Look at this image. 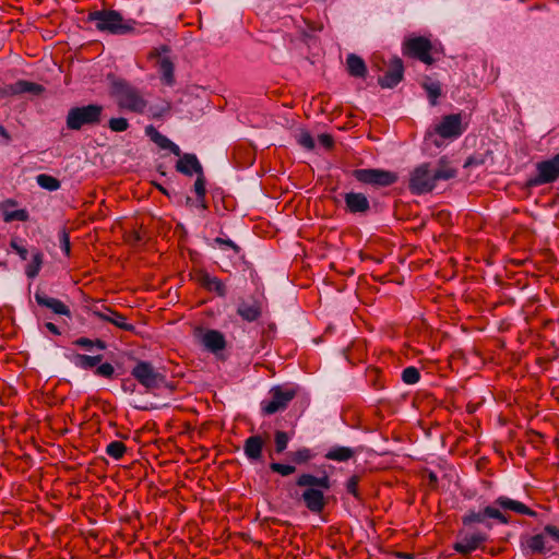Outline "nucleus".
<instances>
[{"mask_svg":"<svg viewBox=\"0 0 559 559\" xmlns=\"http://www.w3.org/2000/svg\"><path fill=\"white\" fill-rule=\"evenodd\" d=\"M437 185L430 165L424 163L417 166L409 177L408 188L414 194H424L432 191Z\"/></svg>","mask_w":559,"mask_h":559,"instance_id":"nucleus-9","label":"nucleus"},{"mask_svg":"<svg viewBox=\"0 0 559 559\" xmlns=\"http://www.w3.org/2000/svg\"><path fill=\"white\" fill-rule=\"evenodd\" d=\"M45 326L47 328V330H48L50 333H52V334H55V335H60V334H61V332H60L59 328H58L56 324H53L52 322H47V323L45 324Z\"/></svg>","mask_w":559,"mask_h":559,"instance_id":"nucleus-53","label":"nucleus"},{"mask_svg":"<svg viewBox=\"0 0 559 559\" xmlns=\"http://www.w3.org/2000/svg\"><path fill=\"white\" fill-rule=\"evenodd\" d=\"M34 298L39 306L50 309L53 313L71 317L69 307L61 300L49 297L43 292H36Z\"/></svg>","mask_w":559,"mask_h":559,"instance_id":"nucleus-21","label":"nucleus"},{"mask_svg":"<svg viewBox=\"0 0 559 559\" xmlns=\"http://www.w3.org/2000/svg\"><path fill=\"white\" fill-rule=\"evenodd\" d=\"M471 164H472V158H468V159L466 160V163H465V165H464V166H465V167H467V166H469Z\"/></svg>","mask_w":559,"mask_h":559,"instance_id":"nucleus-59","label":"nucleus"},{"mask_svg":"<svg viewBox=\"0 0 559 559\" xmlns=\"http://www.w3.org/2000/svg\"><path fill=\"white\" fill-rule=\"evenodd\" d=\"M176 170L186 176H192L203 171V168L194 154L185 153L176 163Z\"/></svg>","mask_w":559,"mask_h":559,"instance_id":"nucleus-22","label":"nucleus"},{"mask_svg":"<svg viewBox=\"0 0 559 559\" xmlns=\"http://www.w3.org/2000/svg\"><path fill=\"white\" fill-rule=\"evenodd\" d=\"M435 131L443 139L459 138L464 131L461 115L451 114L444 116L440 123L436 126Z\"/></svg>","mask_w":559,"mask_h":559,"instance_id":"nucleus-14","label":"nucleus"},{"mask_svg":"<svg viewBox=\"0 0 559 559\" xmlns=\"http://www.w3.org/2000/svg\"><path fill=\"white\" fill-rule=\"evenodd\" d=\"M104 107L98 104L72 107L67 115L66 124L69 130L79 131L84 127H94L100 123Z\"/></svg>","mask_w":559,"mask_h":559,"instance_id":"nucleus-4","label":"nucleus"},{"mask_svg":"<svg viewBox=\"0 0 559 559\" xmlns=\"http://www.w3.org/2000/svg\"><path fill=\"white\" fill-rule=\"evenodd\" d=\"M314 457V453L309 448H299L289 453V459L297 465L307 464Z\"/></svg>","mask_w":559,"mask_h":559,"instance_id":"nucleus-33","label":"nucleus"},{"mask_svg":"<svg viewBox=\"0 0 559 559\" xmlns=\"http://www.w3.org/2000/svg\"><path fill=\"white\" fill-rule=\"evenodd\" d=\"M352 176L360 183L374 187H389L394 185L399 179L395 173L377 168L354 169Z\"/></svg>","mask_w":559,"mask_h":559,"instance_id":"nucleus-7","label":"nucleus"},{"mask_svg":"<svg viewBox=\"0 0 559 559\" xmlns=\"http://www.w3.org/2000/svg\"><path fill=\"white\" fill-rule=\"evenodd\" d=\"M237 313L248 322H253L261 317L262 308L259 301H240L237 308Z\"/></svg>","mask_w":559,"mask_h":559,"instance_id":"nucleus-25","label":"nucleus"},{"mask_svg":"<svg viewBox=\"0 0 559 559\" xmlns=\"http://www.w3.org/2000/svg\"><path fill=\"white\" fill-rule=\"evenodd\" d=\"M436 181L449 180L456 176V169L451 165L445 157H441L438 162V166L432 169Z\"/></svg>","mask_w":559,"mask_h":559,"instance_id":"nucleus-27","label":"nucleus"},{"mask_svg":"<svg viewBox=\"0 0 559 559\" xmlns=\"http://www.w3.org/2000/svg\"><path fill=\"white\" fill-rule=\"evenodd\" d=\"M115 373V368L109 362L98 364L95 369V374L98 377L110 379Z\"/></svg>","mask_w":559,"mask_h":559,"instance_id":"nucleus-43","label":"nucleus"},{"mask_svg":"<svg viewBox=\"0 0 559 559\" xmlns=\"http://www.w3.org/2000/svg\"><path fill=\"white\" fill-rule=\"evenodd\" d=\"M202 344L212 352L217 353L226 347V340L222 332L217 330H207L202 336Z\"/></svg>","mask_w":559,"mask_h":559,"instance_id":"nucleus-24","label":"nucleus"},{"mask_svg":"<svg viewBox=\"0 0 559 559\" xmlns=\"http://www.w3.org/2000/svg\"><path fill=\"white\" fill-rule=\"evenodd\" d=\"M102 355L88 356L84 354H74L71 358V361L74 364L75 367L88 370L96 368V366L102 361Z\"/></svg>","mask_w":559,"mask_h":559,"instance_id":"nucleus-30","label":"nucleus"},{"mask_svg":"<svg viewBox=\"0 0 559 559\" xmlns=\"http://www.w3.org/2000/svg\"><path fill=\"white\" fill-rule=\"evenodd\" d=\"M537 174L530 180L531 186L552 183L559 178V153L549 159L537 163Z\"/></svg>","mask_w":559,"mask_h":559,"instance_id":"nucleus-12","label":"nucleus"},{"mask_svg":"<svg viewBox=\"0 0 559 559\" xmlns=\"http://www.w3.org/2000/svg\"><path fill=\"white\" fill-rule=\"evenodd\" d=\"M59 241H60V247H61L62 251L64 252L66 255L69 257L70 251H71V245H70L69 234L66 230H62L60 233Z\"/></svg>","mask_w":559,"mask_h":559,"instance_id":"nucleus-48","label":"nucleus"},{"mask_svg":"<svg viewBox=\"0 0 559 559\" xmlns=\"http://www.w3.org/2000/svg\"><path fill=\"white\" fill-rule=\"evenodd\" d=\"M403 61L399 57H394L389 63L388 71L378 79V83L383 88H392L403 80Z\"/></svg>","mask_w":559,"mask_h":559,"instance_id":"nucleus-15","label":"nucleus"},{"mask_svg":"<svg viewBox=\"0 0 559 559\" xmlns=\"http://www.w3.org/2000/svg\"><path fill=\"white\" fill-rule=\"evenodd\" d=\"M298 143L307 150L314 147V140L308 131H301L298 135Z\"/></svg>","mask_w":559,"mask_h":559,"instance_id":"nucleus-46","label":"nucleus"},{"mask_svg":"<svg viewBox=\"0 0 559 559\" xmlns=\"http://www.w3.org/2000/svg\"><path fill=\"white\" fill-rule=\"evenodd\" d=\"M487 519L496 520L498 523L501 524H509L511 519L508 514H504L496 508L495 506H486L480 511L475 510H468L463 516H462V524L464 526H471L476 523H485Z\"/></svg>","mask_w":559,"mask_h":559,"instance_id":"nucleus-11","label":"nucleus"},{"mask_svg":"<svg viewBox=\"0 0 559 559\" xmlns=\"http://www.w3.org/2000/svg\"><path fill=\"white\" fill-rule=\"evenodd\" d=\"M402 380L406 384H415L420 380V372L416 367H407L402 371Z\"/></svg>","mask_w":559,"mask_h":559,"instance_id":"nucleus-38","label":"nucleus"},{"mask_svg":"<svg viewBox=\"0 0 559 559\" xmlns=\"http://www.w3.org/2000/svg\"><path fill=\"white\" fill-rule=\"evenodd\" d=\"M346 69L350 76L365 79L367 67L362 58L355 53H349L346 58Z\"/></svg>","mask_w":559,"mask_h":559,"instance_id":"nucleus-26","label":"nucleus"},{"mask_svg":"<svg viewBox=\"0 0 559 559\" xmlns=\"http://www.w3.org/2000/svg\"><path fill=\"white\" fill-rule=\"evenodd\" d=\"M318 142L320 145H322L326 150H331L334 145V140H333L332 135H330L328 133L320 134L318 136Z\"/></svg>","mask_w":559,"mask_h":559,"instance_id":"nucleus-50","label":"nucleus"},{"mask_svg":"<svg viewBox=\"0 0 559 559\" xmlns=\"http://www.w3.org/2000/svg\"><path fill=\"white\" fill-rule=\"evenodd\" d=\"M297 391L294 388L282 385L273 386L270 390L271 399L262 401L261 408L264 415H273L287 408L289 402L296 396Z\"/></svg>","mask_w":559,"mask_h":559,"instance_id":"nucleus-8","label":"nucleus"},{"mask_svg":"<svg viewBox=\"0 0 559 559\" xmlns=\"http://www.w3.org/2000/svg\"><path fill=\"white\" fill-rule=\"evenodd\" d=\"M43 264V253L35 250L32 254V261L26 265L25 274L28 278H34L38 275Z\"/></svg>","mask_w":559,"mask_h":559,"instance_id":"nucleus-32","label":"nucleus"},{"mask_svg":"<svg viewBox=\"0 0 559 559\" xmlns=\"http://www.w3.org/2000/svg\"><path fill=\"white\" fill-rule=\"evenodd\" d=\"M428 477H429V483H430V485H432V486L435 487V486L437 485V483H438V477H437V475H436L435 473H432V472H431V473H429V476H428Z\"/></svg>","mask_w":559,"mask_h":559,"instance_id":"nucleus-55","label":"nucleus"},{"mask_svg":"<svg viewBox=\"0 0 559 559\" xmlns=\"http://www.w3.org/2000/svg\"><path fill=\"white\" fill-rule=\"evenodd\" d=\"M491 506H495L504 514H507V511H511L513 513L527 515L531 518H535L537 515V513L533 509H531L523 502L514 500L507 496H499Z\"/></svg>","mask_w":559,"mask_h":559,"instance_id":"nucleus-17","label":"nucleus"},{"mask_svg":"<svg viewBox=\"0 0 559 559\" xmlns=\"http://www.w3.org/2000/svg\"><path fill=\"white\" fill-rule=\"evenodd\" d=\"M194 278L197 283L210 293H215L219 297H225L227 294L226 285L217 276L211 275L205 270H198Z\"/></svg>","mask_w":559,"mask_h":559,"instance_id":"nucleus-16","label":"nucleus"},{"mask_svg":"<svg viewBox=\"0 0 559 559\" xmlns=\"http://www.w3.org/2000/svg\"><path fill=\"white\" fill-rule=\"evenodd\" d=\"M11 248L20 255L22 260H26L28 257L27 249L20 243L17 239H12L10 242Z\"/></svg>","mask_w":559,"mask_h":559,"instance_id":"nucleus-49","label":"nucleus"},{"mask_svg":"<svg viewBox=\"0 0 559 559\" xmlns=\"http://www.w3.org/2000/svg\"><path fill=\"white\" fill-rule=\"evenodd\" d=\"M527 547L533 554L546 555L551 551V547L547 545L546 534L540 533L531 536L527 539Z\"/></svg>","mask_w":559,"mask_h":559,"instance_id":"nucleus-28","label":"nucleus"},{"mask_svg":"<svg viewBox=\"0 0 559 559\" xmlns=\"http://www.w3.org/2000/svg\"><path fill=\"white\" fill-rule=\"evenodd\" d=\"M145 134L160 148L169 150L174 155L180 156L181 151L177 144L171 142L166 135L158 132L153 126L145 128Z\"/></svg>","mask_w":559,"mask_h":559,"instance_id":"nucleus-23","label":"nucleus"},{"mask_svg":"<svg viewBox=\"0 0 559 559\" xmlns=\"http://www.w3.org/2000/svg\"><path fill=\"white\" fill-rule=\"evenodd\" d=\"M27 219L28 212L24 209L4 212V221L8 223L13 221L26 222Z\"/></svg>","mask_w":559,"mask_h":559,"instance_id":"nucleus-41","label":"nucleus"},{"mask_svg":"<svg viewBox=\"0 0 559 559\" xmlns=\"http://www.w3.org/2000/svg\"><path fill=\"white\" fill-rule=\"evenodd\" d=\"M359 476L353 475L347 479L346 490L348 493L353 495L356 499H360V495L358 491Z\"/></svg>","mask_w":559,"mask_h":559,"instance_id":"nucleus-45","label":"nucleus"},{"mask_svg":"<svg viewBox=\"0 0 559 559\" xmlns=\"http://www.w3.org/2000/svg\"><path fill=\"white\" fill-rule=\"evenodd\" d=\"M151 58H158V69L163 84L173 86L175 84V66L169 57H162L159 49H154L150 53Z\"/></svg>","mask_w":559,"mask_h":559,"instance_id":"nucleus-20","label":"nucleus"},{"mask_svg":"<svg viewBox=\"0 0 559 559\" xmlns=\"http://www.w3.org/2000/svg\"><path fill=\"white\" fill-rule=\"evenodd\" d=\"M270 469L273 473H277L283 477L289 476L296 472V467L294 465L276 463V462L270 463Z\"/></svg>","mask_w":559,"mask_h":559,"instance_id":"nucleus-40","label":"nucleus"},{"mask_svg":"<svg viewBox=\"0 0 559 559\" xmlns=\"http://www.w3.org/2000/svg\"><path fill=\"white\" fill-rule=\"evenodd\" d=\"M399 558H403V559H412L413 558V555L412 554H408V552H397L396 555Z\"/></svg>","mask_w":559,"mask_h":559,"instance_id":"nucleus-56","label":"nucleus"},{"mask_svg":"<svg viewBox=\"0 0 559 559\" xmlns=\"http://www.w3.org/2000/svg\"><path fill=\"white\" fill-rule=\"evenodd\" d=\"M36 181L40 188L48 191H57L61 186L60 181L56 177L47 174L38 175L36 177Z\"/></svg>","mask_w":559,"mask_h":559,"instance_id":"nucleus-34","label":"nucleus"},{"mask_svg":"<svg viewBox=\"0 0 559 559\" xmlns=\"http://www.w3.org/2000/svg\"><path fill=\"white\" fill-rule=\"evenodd\" d=\"M73 345L85 348L87 350H92L94 347L99 350L106 349V343L99 338L91 340L87 337H79L73 341Z\"/></svg>","mask_w":559,"mask_h":559,"instance_id":"nucleus-35","label":"nucleus"},{"mask_svg":"<svg viewBox=\"0 0 559 559\" xmlns=\"http://www.w3.org/2000/svg\"><path fill=\"white\" fill-rule=\"evenodd\" d=\"M436 51L431 40L425 36H411L403 41L402 52L405 57L421 61L425 64H432Z\"/></svg>","mask_w":559,"mask_h":559,"instance_id":"nucleus-5","label":"nucleus"},{"mask_svg":"<svg viewBox=\"0 0 559 559\" xmlns=\"http://www.w3.org/2000/svg\"><path fill=\"white\" fill-rule=\"evenodd\" d=\"M86 21L94 23L97 31L114 35H124L134 29L133 21H126L120 12L110 9L88 12Z\"/></svg>","mask_w":559,"mask_h":559,"instance_id":"nucleus-3","label":"nucleus"},{"mask_svg":"<svg viewBox=\"0 0 559 559\" xmlns=\"http://www.w3.org/2000/svg\"><path fill=\"white\" fill-rule=\"evenodd\" d=\"M160 50L164 51V52H167L168 51V47L167 46H162Z\"/></svg>","mask_w":559,"mask_h":559,"instance_id":"nucleus-58","label":"nucleus"},{"mask_svg":"<svg viewBox=\"0 0 559 559\" xmlns=\"http://www.w3.org/2000/svg\"><path fill=\"white\" fill-rule=\"evenodd\" d=\"M193 190L197 194V198L206 195L205 177L203 171L197 174V180L193 185Z\"/></svg>","mask_w":559,"mask_h":559,"instance_id":"nucleus-44","label":"nucleus"},{"mask_svg":"<svg viewBox=\"0 0 559 559\" xmlns=\"http://www.w3.org/2000/svg\"><path fill=\"white\" fill-rule=\"evenodd\" d=\"M343 198L346 213L366 216L371 210L369 199L361 192H346Z\"/></svg>","mask_w":559,"mask_h":559,"instance_id":"nucleus-13","label":"nucleus"},{"mask_svg":"<svg viewBox=\"0 0 559 559\" xmlns=\"http://www.w3.org/2000/svg\"><path fill=\"white\" fill-rule=\"evenodd\" d=\"M487 540L488 535L484 532L461 530L457 533V540L453 544V549L462 556H468L473 551L483 548Z\"/></svg>","mask_w":559,"mask_h":559,"instance_id":"nucleus-10","label":"nucleus"},{"mask_svg":"<svg viewBox=\"0 0 559 559\" xmlns=\"http://www.w3.org/2000/svg\"><path fill=\"white\" fill-rule=\"evenodd\" d=\"M289 440L290 437L286 431L276 430L274 433V451L277 454L283 453L287 449Z\"/></svg>","mask_w":559,"mask_h":559,"instance_id":"nucleus-37","label":"nucleus"},{"mask_svg":"<svg viewBox=\"0 0 559 559\" xmlns=\"http://www.w3.org/2000/svg\"><path fill=\"white\" fill-rule=\"evenodd\" d=\"M92 313L99 320L109 322L123 331L132 332L135 329L133 324L127 322L126 316L112 310L111 308H105L104 311L94 309Z\"/></svg>","mask_w":559,"mask_h":559,"instance_id":"nucleus-19","label":"nucleus"},{"mask_svg":"<svg viewBox=\"0 0 559 559\" xmlns=\"http://www.w3.org/2000/svg\"><path fill=\"white\" fill-rule=\"evenodd\" d=\"M544 534L559 543V527L548 524L544 527Z\"/></svg>","mask_w":559,"mask_h":559,"instance_id":"nucleus-51","label":"nucleus"},{"mask_svg":"<svg viewBox=\"0 0 559 559\" xmlns=\"http://www.w3.org/2000/svg\"><path fill=\"white\" fill-rule=\"evenodd\" d=\"M108 127L114 132H123V131H126L129 128V122L123 117L111 118L108 121Z\"/></svg>","mask_w":559,"mask_h":559,"instance_id":"nucleus-42","label":"nucleus"},{"mask_svg":"<svg viewBox=\"0 0 559 559\" xmlns=\"http://www.w3.org/2000/svg\"><path fill=\"white\" fill-rule=\"evenodd\" d=\"M110 95L120 110L142 115L148 105L141 91L124 79H112Z\"/></svg>","mask_w":559,"mask_h":559,"instance_id":"nucleus-2","label":"nucleus"},{"mask_svg":"<svg viewBox=\"0 0 559 559\" xmlns=\"http://www.w3.org/2000/svg\"><path fill=\"white\" fill-rule=\"evenodd\" d=\"M266 443V438L261 435H252L243 442V453L246 457L252 462H261L263 459V449Z\"/></svg>","mask_w":559,"mask_h":559,"instance_id":"nucleus-18","label":"nucleus"},{"mask_svg":"<svg viewBox=\"0 0 559 559\" xmlns=\"http://www.w3.org/2000/svg\"><path fill=\"white\" fill-rule=\"evenodd\" d=\"M214 242L217 243L222 249H225V248H230L233 249L236 253H239L240 251V247L238 245H236L233 240L230 239H224L222 237H216L214 239Z\"/></svg>","mask_w":559,"mask_h":559,"instance_id":"nucleus-47","label":"nucleus"},{"mask_svg":"<svg viewBox=\"0 0 559 559\" xmlns=\"http://www.w3.org/2000/svg\"><path fill=\"white\" fill-rule=\"evenodd\" d=\"M423 88L426 91L431 106L437 104L438 98L441 96V85L437 81H431L426 78L421 83Z\"/></svg>","mask_w":559,"mask_h":559,"instance_id":"nucleus-31","label":"nucleus"},{"mask_svg":"<svg viewBox=\"0 0 559 559\" xmlns=\"http://www.w3.org/2000/svg\"><path fill=\"white\" fill-rule=\"evenodd\" d=\"M355 451L348 447L335 445L332 447L324 455L326 460L336 462H347L353 459Z\"/></svg>","mask_w":559,"mask_h":559,"instance_id":"nucleus-29","label":"nucleus"},{"mask_svg":"<svg viewBox=\"0 0 559 559\" xmlns=\"http://www.w3.org/2000/svg\"><path fill=\"white\" fill-rule=\"evenodd\" d=\"M131 374L147 391L159 389L166 383V377L158 372L148 361H138L132 368Z\"/></svg>","mask_w":559,"mask_h":559,"instance_id":"nucleus-6","label":"nucleus"},{"mask_svg":"<svg viewBox=\"0 0 559 559\" xmlns=\"http://www.w3.org/2000/svg\"><path fill=\"white\" fill-rule=\"evenodd\" d=\"M156 187H157V189H158L162 193H164V194H166V195L168 194V192L166 191V189H165L164 187H162L160 185H156Z\"/></svg>","mask_w":559,"mask_h":559,"instance_id":"nucleus-57","label":"nucleus"},{"mask_svg":"<svg viewBox=\"0 0 559 559\" xmlns=\"http://www.w3.org/2000/svg\"><path fill=\"white\" fill-rule=\"evenodd\" d=\"M127 452V447L121 441H111L106 447V454L114 460H120Z\"/></svg>","mask_w":559,"mask_h":559,"instance_id":"nucleus-36","label":"nucleus"},{"mask_svg":"<svg viewBox=\"0 0 559 559\" xmlns=\"http://www.w3.org/2000/svg\"><path fill=\"white\" fill-rule=\"evenodd\" d=\"M0 135L4 139L7 143L11 141V136L8 133V131L3 128V126L0 124Z\"/></svg>","mask_w":559,"mask_h":559,"instance_id":"nucleus-54","label":"nucleus"},{"mask_svg":"<svg viewBox=\"0 0 559 559\" xmlns=\"http://www.w3.org/2000/svg\"><path fill=\"white\" fill-rule=\"evenodd\" d=\"M15 86H16L15 92H19V93H36L37 94L43 91L41 85L33 83V82L24 81V80L16 82Z\"/></svg>","mask_w":559,"mask_h":559,"instance_id":"nucleus-39","label":"nucleus"},{"mask_svg":"<svg viewBox=\"0 0 559 559\" xmlns=\"http://www.w3.org/2000/svg\"><path fill=\"white\" fill-rule=\"evenodd\" d=\"M296 486L304 489L299 500L305 507L313 514L322 513L328 503L324 492L331 488L330 477L302 473L296 478Z\"/></svg>","mask_w":559,"mask_h":559,"instance_id":"nucleus-1","label":"nucleus"},{"mask_svg":"<svg viewBox=\"0 0 559 559\" xmlns=\"http://www.w3.org/2000/svg\"><path fill=\"white\" fill-rule=\"evenodd\" d=\"M197 206L201 209L202 211H206L209 209L207 202L205 200V197H198L197 198Z\"/></svg>","mask_w":559,"mask_h":559,"instance_id":"nucleus-52","label":"nucleus"}]
</instances>
